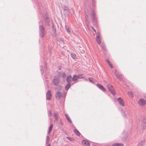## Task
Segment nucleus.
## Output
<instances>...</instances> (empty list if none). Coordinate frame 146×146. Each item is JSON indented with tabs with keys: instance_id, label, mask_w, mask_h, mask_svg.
Here are the masks:
<instances>
[{
	"instance_id": "1",
	"label": "nucleus",
	"mask_w": 146,
	"mask_h": 146,
	"mask_svg": "<svg viewBox=\"0 0 146 146\" xmlns=\"http://www.w3.org/2000/svg\"><path fill=\"white\" fill-rule=\"evenodd\" d=\"M139 125L141 128L143 129L146 128V118L142 119L139 122Z\"/></svg>"
},
{
	"instance_id": "2",
	"label": "nucleus",
	"mask_w": 146,
	"mask_h": 146,
	"mask_svg": "<svg viewBox=\"0 0 146 146\" xmlns=\"http://www.w3.org/2000/svg\"><path fill=\"white\" fill-rule=\"evenodd\" d=\"M39 31L40 36L43 37L45 34V28L43 26L41 25L39 27Z\"/></svg>"
},
{
	"instance_id": "3",
	"label": "nucleus",
	"mask_w": 146,
	"mask_h": 146,
	"mask_svg": "<svg viewBox=\"0 0 146 146\" xmlns=\"http://www.w3.org/2000/svg\"><path fill=\"white\" fill-rule=\"evenodd\" d=\"M108 87L109 90L111 93L113 95L115 94V90L114 89L113 86L111 84H108Z\"/></svg>"
},
{
	"instance_id": "4",
	"label": "nucleus",
	"mask_w": 146,
	"mask_h": 146,
	"mask_svg": "<svg viewBox=\"0 0 146 146\" xmlns=\"http://www.w3.org/2000/svg\"><path fill=\"white\" fill-rule=\"evenodd\" d=\"M52 97L51 91L50 90H48L46 94V98L48 100L51 99Z\"/></svg>"
},
{
	"instance_id": "5",
	"label": "nucleus",
	"mask_w": 146,
	"mask_h": 146,
	"mask_svg": "<svg viewBox=\"0 0 146 146\" xmlns=\"http://www.w3.org/2000/svg\"><path fill=\"white\" fill-rule=\"evenodd\" d=\"M91 16L93 22L94 23H96L97 22L96 18L95 16V14L93 11H92Z\"/></svg>"
},
{
	"instance_id": "6",
	"label": "nucleus",
	"mask_w": 146,
	"mask_h": 146,
	"mask_svg": "<svg viewBox=\"0 0 146 146\" xmlns=\"http://www.w3.org/2000/svg\"><path fill=\"white\" fill-rule=\"evenodd\" d=\"M138 103L139 105L143 106L146 104V102L145 100L141 98L139 99Z\"/></svg>"
},
{
	"instance_id": "7",
	"label": "nucleus",
	"mask_w": 146,
	"mask_h": 146,
	"mask_svg": "<svg viewBox=\"0 0 146 146\" xmlns=\"http://www.w3.org/2000/svg\"><path fill=\"white\" fill-rule=\"evenodd\" d=\"M70 12L68 8L66 7H64V15L66 17H68L69 15Z\"/></svg>"
},
{
	"instance_id": "8",
	"label": "nucleus",
	"mask_w": 146,
	"mask_h": 146,
	"mask_svg": "<svg viewBox=\"0 0 146 146\" xmlns=\"http://www.w3.org/2000/svg\"><path fill=\"white\" fill-rule=\"evenodd\" d=\"M117 100L119 102V104L122 106H124V102L123 100L121 98H118Z\"/></svg>"
},
{
	"instance_id": "9",
	"label": "nucleus",
	"mask_w": 146,
	"mask_h": 146,
	"mask_svg": "<svg viewBox=\"0 0 146 146\" xmlns=\"http://www.w3.org/2000/svg\"><path fill=\"white\" fill-rule=\"evenodd\" d=\"M96 40L97 43L99 44L101 43V38L99 36V35L97 34L96 37Z\"/></svg>"
},
{
	"instance_id": "10",
	"label": "nucleus",
	"mask_w": 146,
	"mask_h": 146,
	"mask_svg": "<svg viewBox=\"0 0 146 146\" xmlns=\"http://www.w3.org/2000/svg\"><path fill=\"white\" fill-rule=\"evenodd\" d=\"M58 77L57 76H55L53 80V83L56 86L57 85L59 82V80Z\"/></svg>"
},
{
	"instance_id": "11",
	"label": "nucleus",
	"mask_w": 146,
	"mask_h": 146,
	"mask_svg": "<svg viewBox=\"0 0 146 146\" xmlns=\"http://www.w3.org/2000/svg\"><path fill=\"white\" fill-rule=\"evenodd\" d=\"M55 96L56 98L59 100L62 97V94L60 92H58L56 93Z\"/></svg>"
},
{
	"instance_id": "12",
	"label": "nucleus",
	"mask_w": 146,
	"mask_h": 146,
	"mask_svg": "<svg viewBox=\"0 0 146 146\" xmlns=\"http://www.w3.org/2000/svg\"><path fill=\"white\" fill-rule=\"evenodd\" d=\"M115 75L119 79H122V75L119 73L118 72H117L116 70H115Z\"/></svg>"
},
{
	"instance_id": "13",
	"label": "nucleus",
	"mask_w": 146,
	"mask_h": 146,
	"mask_svg": "<svg viewBox=\"0 0 146 146\" xmlns=\"http://www.w3.org/2000/svg\"><path fill=\"white\" fill-rule=\"evenodd\" d=\"M97 86L99 88H100V90L103 91L105 92L106 91L105 89L102 85L98 84H97Z\"/></svg>"
},
{
	"instance_id": "14",
	"label": "nucleus",
	"mask_w": 146,
	"mask_h": 146,
	"mask_svg": "<svg viewBox=\"0 0 146 146\" xmlns=\"http://www.w3.org/2000/svg\"><path fill=\"white\" fill-rule=\"evenodd\" d=\"M72 79V78L71 76H68L66 78V81L67 83H70Z\"/></svg>"
},
{
	"instance_id": "15",
	"label": "nucleus",
	"mask_w": 146,
	"mask_h": 146,
	"mask_svg": "<svg viewBox=\"0 0 146 146\" xmlns=\"http://www.w3.org/2000/svg\"><path fill=\"white\" fill-rule=\"evenodd\" d=\"M82 143L84 146H89L90 145L89 143L87 141L83 140L82 141Z\"/></svg>"
},
{
	"instance_id": "16",
	"label": "nucleus",
	"mask_w": 146,
	"mask_h": 146,
	"mask_svg": "<svg viewBox=\"0 0 146 146\" xmlns=\"http://www.w3.org/2000/svg\"><path fill=\"white\" fill-rule=\"evenodd\" d=\"M65 117L68 121L70 123H72V121L71 120L70 117L67 114H65Z\"/></svg>"
},
{
	"instance_id": "17",
	"label": "nucleus",
	"mask_w": 146,
	"mask_h": 146,
	"mask_svg": "<svg viewBox=\"0 0 146 146\" xmlns=\"http://www.w3.org/2000/svg\"><path fill=\"white\" fill-rule=\"evenodd\" d=\"M74 133L78 136H80V133L77 129H74Z\"/></svg>"
},
{
	"instance_id": "18",
	"label": "nucleus",
	"mask_w": 146,
	"mask_h": 146,
	"mask_svg": "<svg viewBox=\"0 0 146 146\" xmlns=\"http://www.w3.org/2000/svg\"><path fill=\"white\" fill-rule=\"evenodd\" d=\"M78 79L77 75H74L72 78V80L73 82L76 81Z\"/></svg>"
},
{
	"instance_id": "19",
	"label": "nucleus",
	"mask_w": 146,
	"mask_h": 146,
	"mask_svg": "<svg viewBox=\"0 0 146 146\" xmlns=\"http://www.w3.org/2000/svg\"><path fill=\"white\" fill-rule=\"evenodd\" d=\"M88 79H89V81L95 83L96 82V80L94 79L93 78H91V77L89 78Z\"/></svg>"
},
{
	"instance_id": "20",
	"label": "nucleus",
	"mask_w": 146,
	"mask_h": 146,
	"mask_svg": "<svg viewBox=\"0 0 146 146\" xmlns=\"http://www.w3.org/2000/svg\"><path fill=\"white\" fill-rule=\"evenodd\" d=\"M53 127V124H51L50 126L48 131V134H49L52 131V129Z\"/></svg>"
},
{
	"instance_id": "21",
	"label": "nucleus",
	"mask_w": 146,
	"mask_h": 146,
	"mask_svg": "<svg viewBox=\"0 0 146 146\" xmlns=\"http://www.w3.org/2000/svg\"><path fill=\"white\" fill-rule=\"evenodd\" d=\"M113 146H124L123 144L121 143H115L113 145Z\"/></svg>"
},
{
	"instance_id": "22",
	"label": "nucleus",
	"mask_w": 146,
	"mask_h": 146,
	"mask_svg": "<svg viewBox=\"0 0 146 146\" xmlns=\"http://www.w3.org/2000/svg\"><path fill=\"white\" fill-rule=\"evenodd\" d=\"M66 138L70 141L73 142L74 141V139L73 137H66Z\"/></svg>"
},
{
	"instance_id": "23",
	"label": "nucleus",
	"mask_w": 146,
	"mask_h": 146,
	"mask_svg": "<svg viewBox=\"0 0 146 146\" xmlns=\"http://www.w3.org/2000/svg\"><path fill=\"white\" fill-rule=\"evenodd\" d=\"M71 86L70 83H68V84L66 86L65 89L66 90H68Z\"/></svg>"
},
{
	"instance_id": "24",
	"label": "nucleus",
	"mask_w": 146,
	"mask_h": 146,
	"mask_svg": "<svg viewBox=\"0 0 146 146\" xmlns=\"http://www.w3.org/2000/svg\"><path fill=\"white\" fill-rule=\"evenodd\" d=\"M54 117L55 119L54 121H57L58 120V114L57 113H54Z\"/></svg>"
},
{
	"instance_id": "25",
	"label": "nucleus",
	"mask_w": 146,
	"mask_h": 146,
	"mask_svg": "<svg viewBox=\"0 0 146 146\" xmlns=\"http://www.w3.org/2000/svg\"><path fill=\"white\" fill-rule=\"evenodd\" d=\"M78 78H84L82 74H80L77 75Z\"/></svg>"
},
{
	"instance_id": "26",
	"label": "nucleus",
	"mask_w": 146,
	"mask_h": 146,
	"mask_svg": "<svg viewBox=\"0 0 146 146\" xmlns=\"http://www.w3.org/2000/svg\"><path fill=\"white\" fill-rule=\"evenodd\" d=\"M71 56L74 59H76L77 58V56L76 55L74 54H71Z\"/></svg>"
},
{
	"instance_id": "27",
	"label": "nucleus",
	"mask_w": 146,
	"mask_h": 146,
	"mask_svg": "<svg viewBox=\"0 0 146 146\" xmlns=\"http://www.w3.org/2000/svg\"><path fill=\"white\" fill-rule=\"evenodd\" d=\"M128 94L131 97H133V95L132 93L131 92H129L128 93Z\"/></svg>"
},
{
	"instance_id": "28",
	"label": "nucleus",
	"mask_w": 146,
	"mask_h": 146,
	"mask_svg": "<svg viewBox=\"0 0 146 146\" xmlns=\"http://www.w3.org/2000/svg\"><path fill=\"white\" fill-rule=\"evenodd\" d=\"M66 31L69 33H70V29L68 28H67L66 26Z\"/></svg>"
},
{
	"instance_id": "29",
	"label": "nucleus",
	"mask_w": 146,
	"mask_h": 146,
	"mask_svg": "<svg viewBox=\"0 0 146 146\" xmlns=\"http://www.w3.org/2000/svg\"><path fill=\"white\" fill-rule=\"evenodd\" d=\"M56 88L58 89V90H61L62 89V87L61 86L59 85L57 86V87Z\"/></svg>"
},
{
	"instance_id": "30",
	"label": "nucleus",
	"mask_w": 146,
	"mask_h": 146,
	"mask_svg": "<svg viewBox=\"0 0 146 146\" xmlns=\"http://www.w3.org/2000/svg\"><path fill=\"white\" fill-rule=\"evenodd\" d=\"M50 139L49 137L48 136H47L46 137V143H48Z\"/></svg>"
},
{
	"instance_id": "31",
	"label": "nucleus",
	"mask_w": 146,
	"mask_h": 146,
	"mask_svg": "<svg viewBox=\"0 0 146 146\" xmlns=\"http://www.w3.org/2000/svg\"><path fill=\"white\" fill-rule=\"evenodd\" d=\"M102 48L104 50H106V48L105 47V45L104 43H102Z\"/></svg>"
},
{
	"instance_id": "32",
	"label": "nucleus",
	"mask_w": 146,
	"mask_h": 146,
	"mask_svg": "<svg viewBox=\"0 0 146 146\" xmlns=\"http://www.w3.org/2000/svg\"><path fill=\"white\" fill-rule=\"evenodd\" d=\"M108 64L109 66L111 68H113V65L110 63V62L109 63H108Z\"/></svg>"
},
{
	"instance_id": "33",
	"label": "nucleus",
	"mask_w": 146,
	"mask_h": 146,
	"mask_svg": "<svg viewBox=\"0 0 146 146\" xmlns=\"http://www.w3.org/2000/svg\"><path fill=\"white\" fill-rule=\"evenodd\" d=\"M48 116L50 117L51 115V112L50 111H49L48 112Z\"/></svg>"
},
{
	"instance_id": "34",
	"label": "nucleus",
	"mask_w": 146,
	"mask_h": 146,
	"mask_svg": "<svg viewBox=\"0 0 146 146\" xmlns=\"http://www.w3.org/2000/svg\"><path fill=\"white\" fill-rule=\"evenodd\" d=\"M86 22L87 25L88 26L89 25V23L88 20H86Z\"/></svg>"
},
{
	"instance_id": "35",
	"label": "nucleus",
	"mask_w": 146,
	"mask_h": 146,
	"mask_svg": "<svg viewBox=\"0 0 146 146\" xmlns=\"http://www.w3.org/2000/svg\"><path fill=\"white\" fill-rule=\"evenodd\" d=\"M122 111L123 113V115L125 117H126V115L125 114V112L123 111L122 110Z\"/></svg>"
},
{
	"instance_id": "36",
	"label": "nucleus",
	"mask_w": 146,
	"mask_h": 146,
	"mask_svg": "<svg viewBox=\"0 0 146 146\" xmlns=\"http://www.w3.org/2000/svg\"><path fill=\"white\" fill-rule=\"evenodd\" d=\"M59 77H62V78H64V74H62V76H61V75H58Z\"/></svg>"
},
{
	"instance_id": "37",
	"label": "nucleus",
	"mask_w": 146,
	"mask_h": 146,
	"mask_svg": "<svg viewBox=\"0 0 146 146\" xmlns=\"http://www.w3.org/2000/svg\"><path fill=\"white\" fill-rule=\"evenodd\" d=\"M106 63H107L108 64V63H109L110 62V61L108 60H106Z\"/></svg>"
},
{
	"instance_id": "38",
	"label": "nucleus",
	"mask_w": 146,
	"mask_h": 146,
	"mask_svg": "<svg viewBox=\"0 0 146 146\" xmlns=\"http://www.w3.org/2000/svg\"><path fill=\"white\" fill-rule=\"evenodd\" d=\"M92 28L94 32H96V30L93 27H92Z\"/></svg>"
},
{
	"instance_id": "39",
	"label": "nucleus",
	"mask_w": 146,
	"mask_h": 146,
	"mask_svg": "<svg viewBox=\"0 0 146 146\" xmlns=\"http://www.w3.org/2000/svg\"><path fill=\"white\" fill-rule=\"evenodd\" d=\"M88 20V15H86V21Z\"/></svg>"
},
{
	"instance_id": "40",
	"label": "nucleus",
	"mask_w": 146,
	"mask_h": 146,
	"mask_svg": "<svg viewBox=\"0 0 146 146\" xmlns=\"http://www.w3.org/2000/svg\"><path fill=\"white\" fill-rule=\"evenodd\" d=\"M143 96L144 98L146 99V94H144L143 95Z\"/></svg>"
},
{
	"instance_id": "41",
	"label": "nucleus",
	"mask_w": 146,
	"mask_h": 146,
	"mask_svg": "<svg viewBox=\"0 0 146 146\" xmlns=\"http://www.w3.org/2000/svg\"><path fill=\"white\" fill-rule=\"evenodd\" d=\"M97 34H99V36H100V32L99 31L98 32V33Z\"/></svg>"
},
{
	"instance_id": "42",
	"label": "nucleus",
	"mask_w": 146,
	"mask_h": 146,
	"mask_svg": "<svg viewBox=\"0 0 146 146\" xmlns=\"http://www.w3.org/2000/svg\"><path fill=\"white\" fill-rule=\"evenodd\" d=\"M53 30H54V31H55V32L56 31V29H54V27H53Z\"/></svg>"
},
{
	"instance_id": "43",
	"label": "nucleus",
	"mask_w": 146,
	"mask_h": 146,
	"mask_svg": "<svg viewBox=\"0 0 146 146\" xmlns=\"http://www.w3.org/2000/svg\"><path fill=\"white\" fill-rule=\"evenodd\" d=\"M47 146H50V144H49L48 145H47Z\"/></svg>"
},
{
	"instance_id": "44",
	"label": "nucleus",
	"mask_w": 146,
	"mask_h": 146,
	"mask_svg": "<svg viewBox=\"0 0 146 146\" xmlns=\"http://www.w3.org/2000/svg\"><path fill=\"white\" fill-rule=\"evenodd\" d=\"M41 68L42 69V66H40Z\"/></svg>"
},
{
	"instance_id": "45",
	"label": "nucleus",
	"mask_w": 146,
	"mask_h": 146,
	"mask_svg": "<svg viewBox=\"0 0 146 146\" xmlns=\"http://www.w3.org/2000/svg\"><path fill=\"white\" fill-rule=\"evenodd\" d=\"M59 70H61V68H59Z\"/></svg>"
},
{
	"instance_id": "46",
	"label": "nucleus",
	"mask_w": 146,
	"mask_h": 146,
	"mask_svg": "<svg viewBox=\"0 0 146 146\" xmlns=\"http://www.w3.org/2000/svg\"><path fill=\"white\" fill-rule=\"evenodd\" d=\"M127 135H126V138L127 137Z\"/></svg>"
},
{
	"instance_id": "47",
	"label": "nucleus",
	"mask_w": 146,
	"mask_h": 146,
	"mask_svg": "<svg viewBox=\"0 0 146 146\" xmlns=\"http://www.w3.org/2000/svg\"><path fill=\"white\" fill-rule=\"evenodd\" d=\"M43 71H42V74H43Z\"/></svg>"
},
{
	"instance_id": "48",
	"label": "nucleus",
	"mask_w": 146,
	"mask_h": 146,
	"mask_svg": "<svg viewBox=\"0 0 146 146\" xmlns=\"http://www.w3.org/2000/svg\"><path fill=\"white\" fill-rule=\"evenodd\" d=\"M84 11H85V12H86V11L85 10Z\"/></svg>"
}]
</instances>
